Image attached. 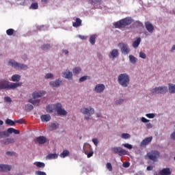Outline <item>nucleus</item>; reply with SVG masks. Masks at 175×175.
I'll return each instance as SVG.
<instances>
[{
  "mask_svg": "<svg viewBox=\"0 0 175 175\" xmlns=\"http://www.w3.org/2000/svg\"><path fill=\"white\" fill-rule=\"evenodd\" d=\"M111 151L115 152V154H118V155H120V157H122V155L128 154V151H126V150L123 149L121 147L112 148Z\"/></svg>",
  "mask_w": 175,
  "mask_h": 175,
  "instance_id": "obj_7",
  "label": "nucleus"
},
{
  "mask_svg": "<svg viewBox=\"0 0 175 175\" xmlns=\"http://www.w3.org/2000/svg\"><path fill=\"white\" fill-rule=\"evenodd\" d=\"M145 27L150 33H152V32H154V26L149 21L145 23Z\"/></svg>",
  "mask_w": 175,
  "mask_h": 175,
  "instance_id": "obj_14",
  "label": "nucleus"
},
{
  "mask_svg": "<svg viewBox=\"0 0 175 175\" xmlns=\"http://www.w3.org/2000/svg\"><path fill=\"white\" fill-rule=\"evenodd\" d=\"M41 49L44 51L50 50V49H51V45L49 44H44L41 46Z\"/></svg>",
  "mask_w": 175,
  "mask_h": 175,
  "instance_id": "obj_37",
  "label": "nucleus"
},
{
  "mask_svg": "<svg viewBox=\"0 0 175 175\" xmlns=\"http://www.w3.org/2000/svg\"><path fill=\"white\" fill-rule=\"evenodd\" d=\"M132 24V19L129 18H125L114 23L115 28H125L126 25H131Z\"/></svg>",
  "mask_w": 175,
  "mask_h": 175,
  "instance_id": "obj_3",
  "label": "nucleus"
},
{
  "mask_svg": "<svg viewBox=\"0 0 175 175\" xmlns=\"http://www.w3.org/2000/svg\"><path fill=\"white\" fill-rule=\"evenodd\" d=\"M105 85L100 83L96 85L95 91L98 94H100V92H103V91H105Z\"/></svg>",
  "mask_w": 175,
  "mask_h": 175,
  "instance_id": "obj_18",
  "label": "nucleus"
},
{
  "mask_svg": "<svg viewBox=\"0 0 175 175\" xmlns=\"http://www.w3.org/2000/svg\"><path fill=\"white\" fill-rule=\"evenodd\" d=\"M6 134V131H0V138L3 137V136H5Z\"/></svg>",
  "mask_w": 175,
  "mask_h": 175,
  "instance_id": "obj_61",
  "label": "nucleus"
},
{
  "mask_svg": "<svg viewBox=\"0 0 175 175\" xmlns=\"http://www.w3.org/2000/svg\"><path fill=\"white\" fill-rule=\"evenodd\" d=\"M96 38H98V36H96V34L91 36L89 40L90 43H91V44H95Z\"/></svg>",
  "mask_w": 175,
  "mask_h": 175,
  "instance_id": "obj_29",
  "label": "nucleus"
},
{
  "mask_svg": "<svg viewBox=\"0 0 175 175\" xmlns=\"http://www.w3.org/2000/svg\"><path fill=\"white\" fill-rule=\"evenodd\" d=\"M53 77H54V75L51 73H48L45 76V79H53Z\"/></svg>",
  "mask_w": 175,
  "mask_h": 175,
  "instance_id": "obj_49",
  "label": "nucleus"
},
{
  "mask_svg": "<svg viewBox=\"0 0 175 175\" xmlns=\"http://www.w3.org/2000/svg\"><path fill=\"white\" fill-rule=\"evenodd\" d=\"M92 148H91V145L86 144L83 146V151L85 154H88L89 151H92Z\"/></svg>",
  "mask_w": 175,
  "mask_h": 175,
  "instance_id": "obj_24",
  "label": "nucleus"
},
{
  "mask_svg": "<svg viewBox=\"0 0 175 175\" xmlns=\"http://www.w3.org/2000/svg\"><path fill=\"white\" fill-rule=\"evenodd\" d=\"M25 109L27 111H31V110H33V106L31 104H27L25 105Z\"/></svg>",
  "mask_w": 175,
  "mask_h": 175,
  "instance_id": "obj_41",
  "label": "nucleus"
},
{
  "mask_svg": "<svg viewBox=\"0 0 175 175\" xmlns=\"http://www.w3.org/2000/svg\"><path fill=\"white\" fill-rule=\"evenodd\" d=\"M159 155L160 153L158 150H151L146 154V159L153 161V162H157V159L159 158Z\"/></svg>",
  "mask_w": 175,
  "mask_h": 175,
  "instance_id": "obj_4",
  "label": "nucleus"
},
{
  "mask_svg": "<svg viewBox=\"0 0 175 175\" xmlns=\"http://www.w3.org/2000/svg\"><path fill=\"white\" fill-rule=\"evenodd\" d=\"M171 139L175 140V131L171 135Z\"/></svg>",
  "mask_w": 175,
  "mask_h": 175,
  "instance_id": "obj_63",
  "label": "nucleus"
},
{
  "mask_svg": "<svg viewBox=\"0 0 175 175\" xmlns=\"http://www.w3.org/2000/svg\"><path fill=\"white\" fill-rule=\"evenodd\" d=\"M6 33L8 35V36H12L13 33H14V29H8L6 30Z\"/></svg>",
  "mask_w": 175,
  "mask_h": 175,
  "instance_id": "obj_42",
  "label": "nucleus"
},
{
  "mask_svg": "<svg viewBox=\"0 0 175 175\" xmlns=\"http://www.w3.org/2000/svg\"><path fill=\"white\" fill-rule=\"evenodd\" d=\"M29 9H33V10H36V9H39V4L38 3H31Z\"/></svg>",
  "mask_w": 175,
  "mask_h": 175,
  "instance_id": "obj_38",
  "label": "nucleus"
},
{
  "mask_svg": "<svg viewBox=\"0 0 175 175\" xmlns=\"http://www.w3.org/2000/svg\"><path fill=\"white\" fill-rule=\"evenodd\" d=\"M122 146L125 147V148H128L129 150H132V148H133V146L129 144H123Z\"/></svg>",
  "mask_w": 175,
  "mask_h": 175,
  "instance_id": "obj_44",
  "label": "nucleus"
},
{
  "mask_svg": "<svg viewBox=\"0 0 175 175\" xmlns=\"http://www.w3.org/2000/svg\"><path fill=\"white\" fill-rule=\"evenodd\" d=\"M9 65L13 66V68H15V69H22L23 70H26V69H28L27 65L18 63L13 59H10L9 61Z\"/></svg>",
  "mask_w": 175,
  "mask_h": 175,
  "instance_id": "obj_6",
  "label": "nucleus"
},
{
  "mask_svg": "<svg viewBox=\"0 0 175 175\" xmlns=\"http://www.w3.org/2000/svg\"><path fill=\"white\" fill-rule=\"evenodd\" d=\"M62 53H63L64 54H65L66 55H68V54H69V51H68V50H63V51H62Z\"/></svg>",
  "mask_w": 175,
  "mask_h": 175,
  "instance_id": "obj_64",
  "label": "nucleus"
},
{
  "mask_svg": "<svg viewBox=\"0 0 175 175\" xmlns=\"http://www.w3.org/2000/svg\"><path fill=\"white\" fill-rule=\"evenodd\" d=\"M5 124L7 125H10V126H13L16 125V120L13 121V120H10V119H7L5 120Z\"/></svg>",
  "mask_w": 175,
  "mask_h": 175,
  "instance_id": "obj_33",
  "label": "nucleus"
},
{
  "mask_svg": "<svg viewBox=\"0 0 175 175\" xmlns=\"http://www.w3.org/2000/svg\"><path fill=\"white\" fill-rule=\"evenodd\" d=\"M40 118L42 122H47L51 120V116L50 115H42Z\"/></svg>",
  "mask_w": 175,
  "mask_h": 175,
  "instance_id": "obj_22",
  "label": "nucleus"
},
{
  "mask_svg": "<svg viewBox=\"0 0 175 175\" xmlns=\"http://www.w3.org/2000/svg\"><path fill=\"white\" fill-rule=\"evenodd\" d=\"M29 103H32V105H33V106H39V105H40V100H32V99H29Z\"/></svg>",
  "mask_w": 175,
  "mask_h": 175,
  "instance_id": "obj_30",
  "label": "nucleus"
},
{
  "mask_svg": "<svg viewBox=\"0 0 175 175\" xmlns=\"http://www.w3.org/2000/svg\"><path fill=\"white\" fill-rule=\"evenodd\" d=\"M121 137L122 139H131V135L129 133H122Z\"/></svg>",
  "mask_w": 175,
  "mask_h": 175,
  "instance_id": "obj_43",
  "label": "nucleus"
},
{
  "mask_svg": "<svg viewBox=\"0 0 175 175\" xmlns=\"http://www.w3.org/2000/svg\"><path fill=\"white\" fill-rule=\"evenodd\" d=\"M167 92V87L159 86L152 89L150 91V95H155V94H166Z\"/></svg>",
  "mask_w": 175,
  "mask_h": 175,
  "instance_id": "obj_5",
  "label": "nucleus"
},
{
  "mask_svg": "<svg viewBox=\"0 0 175 175\" xmlns=\"http://www.w3.org/2000/svg\"><path fill=\"white\" fill-rule=\"evenodd\" d=\"M131 81L129 75L126 73L120 74L118 77V81L122 87L126 88L129 85V81Z\"/></svg>",
  "mask_w": 175,
  "mask_h": 175,
  "instance_id": "obj_2",
  "label": "nucleus"
},
{
  "mask_svg": "<svg viewBox=\"0 0 175 175\" xmlns=\"http://www.w3.org/2000/svg\"><path fill=\"white\" fill-rule=\"evenodd\" d=\"M81 19L80 18H77L75 19V22L72 23V27H75V28H77V27L81 26Z\"/></svg>",
  "mask_w": 175,
  "mask_h": 175,
  "instance_id": "obj_23",
  "label": "nucleus"
},
{
  "mask_svg": "<svg viewBox=\"0 0 175 175\" xmlns=\"http://www.w3.org/2000/svg\"><path fill=\"white\" fill-rule=\"evenodd\" d=\"M85 155H87L88 158H91L94 155V151L90 150Z\"/></svg>",
  "mask_w": 175,
  "mask_h": 175,
  "instance_id": "obj_47",
  "label": "nucleus"
},
{
  "mask_svg": "<svg viewBox=\"0 0 175 175\" xmlns=\"http://www.w3.org/2000/svg\"><path fill=\"white\" fill-rule=\"evenodd\" d=\"M68 155H69V150H64L60 154L61 158H66V157H68Z\"/></svg>",
  "mask_w": 175,
  "mask_h": 175,
  "instance_id": "obj_35",
  "label": "nucleus"
},
{
  "mask_svg": "<svg viewBox=\"0 0 175 175\" xmlns=\"http://www.w3.org/2000/svg\"><path fill=\"white\" fill-rule=\"evenodd\" d=\"M46 95V92L44 90H41L38 92H34L32 94L33 99H36L37 98H42V96H44Z\"/></svg>",
  "mask_w": 175,
  "mask_h": 175,
  "instance_id": "obj_11",
  "label": "nucleus"
},
{
  "mask_svg": "<svg viewBox=\"0 0 175 175\" xmlns=\"http://www.w3.org/2000/svg\"><path fill=\"white\" fill-rule=\"evenodd\" d=\"M11 133H14V135H19L20 131L16 130L15 129H13V128H9L8 129L7 131H5V136L8 137Z\"/></svg>",
  "mask_w": 175,
  "mask_h": 175,
  "instance_id": "obj_12",
  "label": "nucleus"
},
{
  "mask_svg": "<svg viewBox=\"0 0 175 175\" xmlns=\"http://www.w3.org/2000/svg\"><path fill=\"white\" fill-rule=\"evenodd\" d=\"M109 57H113V58H117L118 57V49H113L110 53Z\"/></svg>",
  "mask_w": 175,
  "mask_h": 175,
  "instance_id": "obj_25",
  "label": "nucleus"
},
{
  "mask_svg": "<svg viewBox=\"0 0 175 175\" xmlns=\"http://www.w3.org/2000/svg\"><path fill=\"white\" fill-rule=\"evenodd\" d=\"M36 175H47L46 172H42V171H36Z\"/></svg>",
  "mask_w": 175,
  "mask_h": 175,
  "instance_id": "obj_50",
  "label": "nucleus"
},
{
  "mask_svg": "<svg viewBox=\"0 0 175 175\" xmlns=\"http://www.w3.org/2000/svg\"><path fill=\"white\" fill-rule=\"evenodd\" d=\"M92 142H93L94 144L96 145V146H98V143H99V142L98 141V139H96V138L93 139H92Z\"/></svg>",
  "mask_w": 175,
  "mask_h": 175,
  "instance_id": "obj_56",
  "label": "nucleus"
},
{
  "mask_svg": "<svg viewBox=\"0 0 175 175\" xmlns=\"http://www.w3.org/2000/svg\"><path fill=\"white\" fill-rule=\"evenodd\" d=\"M152 142V137H148L145 138L140 144L142 147H144V146H147Z\"/></svg>",
  "mask_w": 175,
  "mask_h": 175,
  "instance_id": "obj_16",
  "label": "nucleus"
},
{
  "mask_svg": "<svg viewBox=\"0 0 175 175\" xmlns=\"http://www.w3.org/2000/svg\"><path fill=\"white\" fill-rule=\"evenodd\" d=\"M88 3H90V5H100L102 0H89Z\"/></svg>",
  "mask_w": 175,
  "mask_h": 175,
  "instance_id": "obj_28",
  "label": "nucleus"
},
{
  "mask_svg": "<svg viewBox=\"0 0 175 175\" xmlns=\"http://www.w3.org/2000/svg\"><path fill=\"white\" fill-rule=\"evenodd\" d=\"M59 126L57 123H53L51 125V128H52L53 130L58 129Z\"/></svg>",
  "mask_w": 175,
  "mask_h": 175,
  "instance_id": "obj_46",
  "label": "nucleus"
},
{
  "mask_svg": "<svg viewBox=\"0 0 175 175\" xmlns=\"http://www.w3.org/2000/svg\"><path fill=\"white\" fill-rule=\"evenodd\" d=\"M140 42H142V38H137V40L133 42V47H134V49L139 47V44H140Z\"/></svg>",
  "mask_w": 175,
  "mask_h": 175,
  "instance_id": "obj_27",
  "label": "nucleus"
},
{
  "mask_svg": "<svg viewBox=\"0 0 175 175\" xmlns=\"http://www.w3.org/2000/svg\"><path fill=\"white\" fill-rule=\"evenodd\" d=\"M60 84H61V82L59 81V80H56L55 81H51L49 83V85L53 88H57L59 87Z\"/></svg>",
  "mask_w": 175,
  "mask_h": 175,
  "instance_id": "obj_21",
  "label": "nucleus"
},
{
  "mask_svg": "<svg viewBox=\"0 0 175 175\" xmlns=\"http://www.w3.org/2000/svg\"><path fill=\"white\" fill-rule=\"evenodd\" d=\"M55 111H57V104L50 105L46 107L47 113H54Z\"/></svg>",
  "mask_w": 175,
  "mask_h": 175,
  "instance_id": "obj_19",
  "label": "nucleus"
},
{
  "mask_svg": "<svg viewBox=\"0 0 175 175\" xmlns=\"http://www.w3.org/2000/svg\"><path fill=\"white\" fill-rule=\"evenodd\" d=\"M82 114H87L88 116H92L95 113L94 108L89 107L88 108L83 107L81 109Z\"/></svg>",
  "mask_w": 175,
  "mask_h": 175,
  "instance_id": "obj_10",
  "label": "nucleus"
},
{
  "mask_svg": "<svg viewBox=\"0 0 175 175\" xmlns=\"http://www.w3.org/2000/svg\"><path fill=\"white\" fill-rule=\"evenodd\" d=\"M6 155H10V157H13V155H16V152H6Z\"/></svg>",
  "mask_w": 175,
  "mask_h": 175,
  "instance_id": "obj_59",
  "label": "nucleus"
},
{
  "mask_svg": "<svg viewBox=\"0 0 175 175\" xmlns=\"http://www.w3.org/2000/svg\"><path fill=\"white\" fill-rule=\"evenodd\" d=\"M146 117H147L148 118H154V117H155V115L154 113H147L146 115Z\"/></svg>",
  "mask_w": 175,
  "mask_h": 175,
  "instance_id": "obj_51",
  "label": "nucleus"
},
{
  "mask_svg": "<svg viewBox=\"0 0 175 175\" xmlns=\"http://www.w3.org/2000/svg\"><path fill=\"white\" fill-rule=\"evenodd\" d=\"M116 105H121L124 103V99H119L115 102Z\"/></svg>",
  "mask_w": 175,
  "mask_h": 175,
  "instance_id": "obj_53",
  "label": "nucleus"
},
{
  "mask_svg": "<svg viewBox=\"0 0 175 175\" xmlns=\"http://www.w3.org/2000/svg\"><path fill=\"white\" fill-rule=\"evenodd\" d=\"M79 38L82 40H85V39H87V38L84 36H79Z\"/></svg>",
  "mask_w": 175,
  "mask_h": 175,
  "instance_id": "obj_62",
  "label": "nucleus"
},
{
  "mask_svg": "<svg viewBox=\"0 0 175 175\" xmlns=\"http://www.w3.org/2000/svg\"><path fill=\"white\" fill-rule=\"evenodd\" d=\"M169 92L170 94H175V85L169 83Z\"/></svg>",
  "mask_w": 175,
  "mask_h": 175,
  "instance_id": "obj_31",
  "label": "nucleus"
},
{
  "mask_svg": "<svg viewBox=\"0 0 175 175\" xmlns=\"http://www.w3.org/2000/svg\"><path fill=\"white\" fill-rule=\"evenodd\" d=\"M34 165H36V166H37V167H41L42 169H43V167H44V166H46V164H44V163H42V162H36V163H34Z\"/></svg>",
  "mask_w": 175,
  "mask_h": 175,
  "instance_id": "obj_39",
  "label": "nucleus"
},
{
  "mask_svg": "<svg viewBox=\"0 0 175 175\" xmlns=\"http://www.w3.org/2000/svg\"><path fill=\"white\" fill-rule=\"evenodd\" d=\"M15 124H24V120L19 119L18 120H15Z\"/></svg>",
  "mask_w": 175,
  "mask_h": 175,
  "instance_id": "obj_55",
  "label": "nucleus"
},
{
  "mask_svg": "<svg viewBox=\"0 0 175 175\" xmlns=\"http://www.w3.org/2000/svg\"><path fill=\"white\" fill-rule=\"evenodd\" d=\"M63 77H64V79H68V80H72L73 74L70 70H66L63 72Z\"/></svg>",
  "mask_w": 175,
  "mask_h": 175,
  "instance_id": "obj_17",
  "label": "nucleus"
},
{
  "mask_svg": "<svg viewBox=\"0 0 175 175\" xmlns=\"http://www.w3.org/2000/svg\"><path fill=\"white\" fill-rule=\"evenodd\" d=\"M171 174H172V171L169 167L163 168V170L159 172V175H171Z\"/></svg>",
  "mask_w": 175,
  "mask_h": 175,
  "instance_id": "obj_15",
  "label": "nucleus"
},
{
  "mask_svg": "<svg viewBox=\"0 0 175 175\" xmlns=\"http://www.w3.org/2000/svg\"><path fill=\"white\" fill-rule=\"evenodd\" d=\"M139 57H140V58H143V59H146V53L140 52Z\"/></svg>",
  "mask_w": 175,
  "mask_h": 175,
  "instance_id": "obj_52",
  "label": "nucleus"
},
{
  "mask_svg": "<svg viewBox=\"0 0 175 175\" xmlns=\"http://www.w3.org/2000/svg\"><path fill=\"white\" fill-rule=\"evenodd\" d=\"M141 120H142V122H144V123L150 122V120L146 119V118H144V117H142V118H141Z\"/></svg>",
  "mask_w": 175,
  "mask_h": 175,
  "instance_id": "obj_58",
  "label": "nucleus"
},
{
  "mask_svg": "<svg viewBox=\"0 0 175 175\" xmlns=\"http://www.w3.org/2000/svg\"><path fill=\"white\" fill-rule=\"evenodd\" d=\"M4 100L5 102H8L9 103H10V102H12V98H10V97L9 96H5L4 98Z\"/></svg>",
  "mask_w": 175,
  "mask_h": 175,
  "instance_id": "obj_54",
  "label": "nucleus"
},
{
  "mask_svg": "<svg viewBox=\"0 0 175 175\" xmlns=\"http://www.w3.org/2000/svg\"><path fill=\"white\" fill-rule=\"evenodd\" d=\"M72 72H73L74 75H79V73H80V72H81V68H80L79 67H75L72 70Z\"/></svg>",
  "mask_w": 175,
  "mask_h": 175,
  "instance_id": "obj_40",
  "label": "nucleus"
},
{
  "mask_svg": "<svg viewBox=\"0 0 175 175\" xmlns=\"http://www.w3.org/2000/svg\"><path fill=\"white\" fill-rule=\"evenodd\" d=\"M106 167L109 172H113V165H111V163H107L106 164Z\"/></svg>",
  "mask_w": 175,
  "mask_h": 175,
  "instance_id": "obj_45",
  "label": "nucleus"
},
{
  "mask_svg": "<svg viewBox=\"0 0 175 175\" xmlns=\"http://www.w3.org/2000/svg\"><path fill=\"white\" fill-rule=\"evenodd\" d=\"M12 166L6 164H0V172H10Z\"/></svg>",
  "mask_w": 175,
  "mask_h": 175,
  "instance_id": "obj_13",
  "label": "nucleus"
},
{
  "mask_svg": "<svg viewBox=\"0 0 175 175\" xmlns=\"http://www.w3.org/2000/svg\"><path fill=\"white\" fill-rule=\"evenodd\" d=\"M146 128H147L148 129H151V128H152V124L151 123H148V124H146Z\"/></svg>",
  "mask_w": 175,
  "mask_h": 175,
  "instance_id": "obj_60",
  "label": "nucleus"
},
{
  "mask_svg": "<svg viewBox=\"0 0 175 175\" xmlns=\"http://www.w3.org/2000/svg\"><path fill=\"white\" fill-rule=\"evenodd\" d=\"M88 77H89L88 76H83L79 79V81L81 83H83V81H85V80H87V79H88Z\"/></svg>",
  "mask_w": 175,
  "mask_h": 175,
  "instance_id": "obj_48",
  "label": "nucleus"
},
{
  "mask_svg": "<svg viewBox=\"0 0 175 175\" xmlns=\"http://www.w3.org/2000/svg\"><path fill=\"white\" fill-rule=\"evenodd\" d=\"M56 111L59 116H66L68 114V112L62 109V104L59 103L56 104Z\"/></svg>",
  "mask_w": 175,
  "mask_h": 175,
  "instance_id": "obj_9",
  "label": "nucleus"
},
{
  "mask_svg": "<svg viewBox=\"0 0 175 175\" xmlns=\"http://www.w3.org/2000/svg\"><path fill=\"white\" fill-rule=\"evenodd\" d=\"M129 60L131 62V64H135L136 62H137V58H136L135 56L130 55L129 56Z\"/></svg>",
  "mask_w": 175,
  "mask_h": 175,
  "instance_id": "obj_34",
  "label": "nucleus"
},
{
  "mask_svg": "<svg viewBox=\"0 0 175 175\" xmlns=\"http://www.w3.org/2000/svg\"><path fill=\"white\" fill-rule=\"evenodd\" d=\"M38 144H44L47 142V139L44 136H40L36 138Z\"/></svg>",
  "mask_w": 175,
  "mask_h": 175,
  "instance_id": "obj_20",
  "label": "nucleus"
},
{
  "mask_svg": "<svg viewBox=\"0 0 175 175\" xmlns=\"http://www.w3.org/2000/svg\"><path fill=\"white\" fill-rule=\"evenodd\" d=\"M4 144H12L14 143V139L13 138H7L3 140Z\"/></svg>",
  "mask_w": 175,
  "mask_h": 175,
  "instance_id": "obj_32",
  "label": "nucleus"
},
{
  "mask_svg": "<svg viewBox=\"0 0 175 175\" xmlns=\"http://www.w3.org/2000/svg\"><path fill=\"white\" fill-rule=\"evenodd\" d=\"M118 47L120 48L121 52L124 55H126L127 54H129V52L131 50L129 49V46H128V44L124 43H119Z\"/></svg>",
  "mask_w": 175,
  "mask_h": 175,
  "instance_id": "obj_8",
  "label": "nucleus"
},
{
  "mask_svg": "<svg viewBox=\"0 0 175 175\" xmlns=\"http://www.w3.org/2000/svg\"><path fill=\"white\" fill-rule=\"evenodd\" d=\"M23 83H12L9 84L6 81H0V90H14L17 87H20Z\"/></svg>",
  "mask_w": 175,
  "mask_h": 175,
  "instance_id": "obj_1",
  "label": "nucleus"
},
{
  "mask_svg": "<svg viewBox=\"0 0 175 175\" xmlns=\"http://www.w3.org/2000/svg\"><path fill=\"white\" fill-rule=\"evenodd\" d=\"M46 158V159H57V158H58V154L55 153H51L49 154Z\"/></svg>",
  "mask_w": 175,
  "mask_h": 175,
  "instance_id": "obj_26",
  "label": "nucleus"
},
{
  "mask_svg": "<svg viewBox=\"0 0 175 175\" xmlns=\"http://www.w3.org/2000/svg\"><path fill=\"white\" fill-rule=\"evenodd\" d=\"M21 77L18 75H14L12 77V81H20Z\"/></svg>",
  "mask_w": 175,
  "mask_h": 175,
  "instance_id": "obj_36",
  "label": "nucleus"
},
{
  "mask_svg": "<svg viewBox=\"0 0 175 175\" xmlns=\"http://www.w3.org/2000/svg\"><path fill=\"white\" fill-rule=\"evenodd\" d=\"M130 165L129 162H124L123 163V167H129Z\"/></svg>",
  "mask_w": 175,
  "mask_h": 175,
  "instance_id": "obj_57",
  "label": "nucleus"
}]
</instances>
